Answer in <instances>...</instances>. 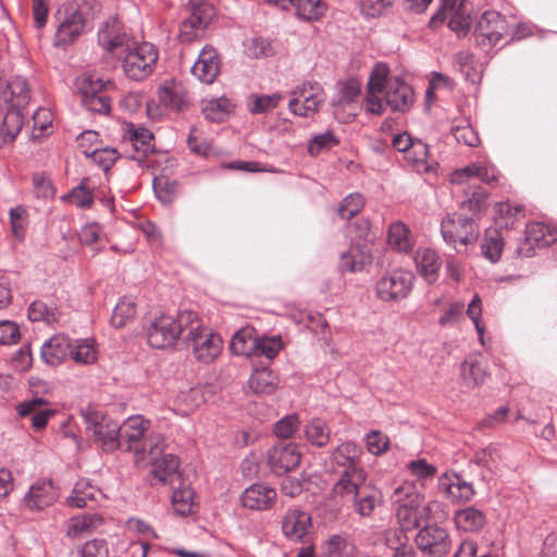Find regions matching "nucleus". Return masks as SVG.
Here are the masks:
<instances>
[{
	"label": "nucleus",
	"instance_id": "nucleus-1",
	"mask_svg": "<svg viewBox=\"0 0 557 557\" xmlns=\"http://www.w3.org/2000/svg\"><path fill=\"white\" fill-rule=\"evenodd\" d=\"M150 422L141 416L127 418L119 424L117 449L133 450L135 462L140 467L151 466L154 479L162 483L171 482L174 473L173 455L165 453V438L162 434H151L143 444L141 440Z\"/></svg>",
	"mask_w": 557,
	"mask_h": 557
},
{
	"label": "nucleus",
	"instance_id": "nucleus-2",
	"mask_svg": "<svg viewBox=\"0 0 557 557\" xmlns=\"http://www.w3.org/2000/svg\"><path fill=\"white\" fill-rule=\"evenodd\" d=\"M413 102V90L399 77L389 76L386 63H376L367 83L364 106L367 113L382 115L385 107L405 112Z\"/></svg>",
	"mask_w": 557,
	"mask_h": 557
},
{
	"label": "nucleus",
	"instance_id": "nucleus-3",
	"mask_svg": "<svg viewBox=\"0 0 557 557\" xmlns=\"http://www.w3.org/2000/svg\"><path fill=\"white\" fill-rule=\"evenodd\" d=\"M124 74L132 81L149 77L158 61V50L152 44L135 41L120 58Z\"/></svg>",
	"mask_w": 557,
	"mask_h": 557
},
{
	"label": "nucleus",
	"instance_id": "nucleus-4",
	"mask_svg": "<svg viewBox=\"0 0 557 557\" xmlns=\"http://www.w3.org/2000/svg\"><path fill=\"white\" fill-rule=\"evenodd\" d=\"M441 233L446 244L460 251L458 246L467 247L476 242L479 226L472 218L461 213H448L442 220Z\"/></svg>",
	"mask_w": 557,
	"mask_h": 557
},
{
	"label": "nucleus",
	"instance_id": "nucleus-5",
	"mask_svg": "<svg viewBox=\"0 0 557 557\" xmlns=\"http://www.w3.org/2000/svg\"><path fill=\"white\" fill-rule=\"evenodd\" d=\"M393 499L398 504L396 518L403 530H411L423 521L420 505L423 496L418 493L410 483L399 485L393 494Z\"/></svg>",
	"mask_w": 557,
	"mask_h": 557
},
{
	"label": "nucleus",
	"instance_id": "nucleus-6",
	"mask_svg": "<svg viewBox=\"0 0 557 557\" xmlns=\"http://www.w3.org/2000/svg\"><path fill=\"white\" fill-rule=\"evenodd\" d=\"M76 88L82 98V104L90 112L98 114H109L111 111V98H90V92L96 89H115L113 81L104 79L100 74L95 72L83 73L76 78Z\"/></svg>",
	"mask_w": 557,
	"mask_h": 557
},
{
	"label": "nucleus",
	"instance_id": "nucleus-7",
	"mask_svg": "<svg viewBox=\"0 0 557 557\" xmlns=\"http://www.w3.org/2000/svg\"><path fill=\"white\" fill-rule=\"evenodd\" d=\"M411 271L396 269L382 275L375 284V294L384 302H398L408 297L413 287Z\"/></svg>",
	"mask_w": 557,
	"mask_h": 557
},
{
	"label": "nucleus",
	"instance_id": "nucleus-8",
	"mask_svg": "<svg viewBox=\"0 0 557 557\" xmlns=\"http://www.w3.org/2000/svg\"><path fill=\"white\" fill-rule=\"evenodd\" d=\"M324 101L323 87L315 82H305L293 90L288 108L295 115L310 117L318 112Z\"/></svg>",
	"mask_w": 557,
	"mask_h": 557
},
{
	"label": "nucleus",
	"instance_id": "nucleus-9",
	"mask_svg": "<svg viewBox=\"0 0 557 557\" xmlns=\"http://www.w3.org/2000/svg\"><path fill=\"white\" fill-rule=\"evenodd\" d=\"M82 417L86 423L87 430L91 431L96 441H98L104 450H115L119 448L116 434L119 423L103 412L87 407L82 410Z\"/></svg>",
	"mask_w": 557,
	"mask_h": 557
},
{
	"label": "nucleus",
	"instance_id": "nucleus-10",
	"mask_svg": "<svg viewBox=\"0 0 557 557\" xmlns=\"http://www.w3.org/2000/svg\"><path fill=\"white\" fill-rule=\"evenodd\" d=\"M187 11L189 15L181 24L180 38L193 41L215 17V9L208 0H189Z\"/></svg>",
	"mask_w": 557,
	"mask_h": 557
},
{
	"label": "nucleus",
	"instance_id": "nucleus-11",
	"mask_svg": "<svg viewBox=\"0 0 557 557\" xmlns=\"http://www.w3.org/2000/svg\"><path fill=\"white\" fill-rule=\"evenodd\" d=\"M120 134L123 145L126 146L125 152L132 159L140 162L153 151V135L149 129L123 122L120 126Z\"/></svg>",
	"mask_w": 557,
	"mask_h": 557
},
{
	"label": "nucleus",
	"instance_id": "nucleus-12",
	"mask_svg": "<svg viewBox=\"0 0 557 557\" xmlns=\"http://www.w3.org/2000/svg\"><path fill=\"white\" fill-rule=\"evenodd\" d=\"M508 33L506 18L496 11H485L478 21L474 36L476 44L483 49L497 45Z\"/></svg>",
	"mask_w": 557,
	"mask_h": 557
},
{
	"label": "nucleus",
	"instance_id": "nucleus-13",
	"mask_svg": "<svg viewBox=\"0 0 557 557\" xmlns=\"http://www.w3.org/2000/svg\"><path fill=\"white\" fill-rule=\"evenodd\" d=\"M281 530L287 541L306 544L312 532L311 515L300 508H288L281 518Z\"/></svg>",
	"mask_w": 557,
	"mask_h": 557
},
{
	"label": "nucleus",
	"instance_id": "nucleus-14",
	"mask_svg": "<svg viewBox=\"0 0 557 557\" xmlns=\"http://www.w3.org/2000/svg\"><path fill=\"white\" fill-rule=\"evenodd\" d=\"M301 461L299 446L295 443H278L267 453V463L275 475L294 471Z\"/></svg>",
	"mask_w": 557,
	"mask_h": 557
},
{
	"label": "nucleus",
	"instance_id": "nucleus-15",
	"mask_svg": "<svg viewBox=\"0 0 557 557\" xmlns=\"http://www.w3.org/2000/svg\"><path fill=\"white\" fill-rule=\"evenodd\" d=\"M557 240V230L542 222H531L525 227L524 243L517 248L521 257H531L535 248L550 246Z\"/></svg>",
	"mask_w": 557,
	"mask_h": 557
},
{
	"label": "nucleus",
	"instance_id": "nucleus-16",
	"mask_svg": "<svg viewBox=\"0 0 557 557\" xmlns=\"http://www.w3.org/2000/svg\"><path fill=\"white\" fill-rule=\"evenodd\" d=\"M99 45L107 51L121 58L126 48H129L135 40L125 32L124 26L117 20L106 22L104 27L98 33Z\"/></svg>",
	"mask_w": 557,
	"mask_h": 557
},
{
	"label": "nucleus",
	"instance_id": "nucleus-17",
	"mask_svg": "<svg viewBox=\"0 0 557 557\" xmlns=\"http://www.w3.org/2000/svg\"><path fill=\"white\" fill-rule=\"evenodd\" d=\"M191 346L194 358L201 363L213 362L222 351L223 342L220 335L203 329L185 342Z\"/></svg>",
	"mask_w": 557,
	"mask_h": 557
},
{
	"label": "nucleus",
	"instance_id": "nucleus-18",
	"mask_svg": "<svg viewBox=\"0 0 557 557\" xmlns=\"http://www.w3.org/2000/svg\"><path fill=\"white\" fill-rule=\"evenodd\" d=\"M417 547L425 554L444 556L450 549V540L447 531L437 525L422 528L416 536Z\"/></svg>",
	"mask_w": 557,
	"mask_h": 557
},
{
	"label": "nucleus",
	"instance_id": "nucleus-19",
	"mask_svg": "<svg viewBox=\"0 0 557 557\" xmlns=\"http://www.w3.org/2000/svg\"><path fill=\"white\" fill-rule=\"evenodd\" d=\"M448 20V27L459 36L470 29V15L466 10L465 0H443L442 9L433 17L436 21Z\"/></svg>",
	"mask_w": 557,
	"mask_h": 557
},
{
	"label": "nucleus",
	"instance_id": "nucleus-20",
	"mask_svg": "<svg viewBox=\"0 0 557 557\" xmlns=\"http://www.w3.org/2000/svg\"><path fill=\"white\" fill-rule=\"evenodd\" d=\"M478 178L482 183L492 185L499 178L498 170L490 162H472L450 173L449 181L454 185L469 184Z\"/></svg>",
	"mask_w": 557,
	"mask_h": 557
},
{
	"label": "nucleus",
	"instance_id": "nucleus-21",
	"mask_svg": "<svg viewBox=\"0 0 557 557\" xmlns=\"http://www.w3.org/2000/svg\"><path fill=\"white\" fill-rule=\"evenodd\" d=\"M371 262V245L360 235L349 249L341 255L339 269L342 272L356 273L362 271Z\"/></svg>",
	"mask_w": 557,
	"mask_h": 557
},
{
	"label": "nucleus",
	"instance_id": "nucleus-22",
	"mask_svg": "<svg viewBox=\"0 0 557 557\" xmlns=\"http://www.w3.org/2000/svg\"><path fill=\"white\" fill-rule=\"evenodd\" d=\"M438 491L451 503H468L475 494L471 483L453 472H445L438 478Z\"/></svg>",
	"mask_w": 557,
	"mask_h": 557
},
{
	"label": "nucleus",
	"instance_id": "nucleus-23",
	"mask_svg": "<svg viewBox=\"0 0 557 557\" xmlns=\"http://www.w3.org/2000/svg\"><path fill=\"white\" fill-rule=\"evenodd\" d=\"M221 71V60L212 46H206L200 51L191 67L193 75L205 84H212Z\"/></svg>",
	"mask_w": 557,
	"mask_h": 557
},
{
	"label": "nucleus",
	"instance_id": "nucleus-24",
	"mask_svg": "<svg viewBox=\"0 0 557 557\" xmlns=\"http://www.w3.org/2000/svg\"><path fill=\"white\" fill-rule=\"evenodd\" d=\"M17 414L21 418H30L32 426L35 430L44 429L48 421L55 414V410L48 407V401L41 397H34L16 406Z\"/></svg>",
	"mask_w": 557,
	"mask_h": 557
},
{
	"label": "nucleus",
	"instance_id": "nucleus-25",
	"mask_svg": "<svg viewBox=\"0 0 557 557\" xmlns=\"http://www.w3.org/2000/svg\"><path fill=\"white\" fill-rule=\"evenodd\" d=\"M0 99L10 108L21 110L30 100V88L26 78L11 77L0 90Z\"/></svg>",
	"mask_w": 557,
	"mask_h": 557
},
{
	"label": "nucleus",
	"instance_id": "nucleus-26",
	"mask_svg": "<svg viewBox=\"0 0 557 557\" xmlns=\"http://www.w3.org/2000/svg\"><path fill=\"white\" fill-rule=\"evenodd\" d=\"M86 24L87 20L82 11L74 10L67 13L57 29L55 45L73 44L85 32Z\"/></svg>",
	"mask_w": 557,
	"mask_h": 557
},
{
	"label": "nucleus",
	"instance_id": "nucleus-27",
	"mask_svg": "<svg viewBox=\"0 0 557 557\" xmlns=\"http://www.w3.org/2000/svg\"><path fill=\"white\" fill-rule=\"evenodd\" d=\"M59 494L51 481L35 482L24 497L25 506L30 510H42L54 504Z\"/></svg>",
	"mask_w": 557,
	"mask_h": 557
},
{
	"label": "nucleus",
	"instance_id": "nucleus-28",
	"mask_svg": "<svg viewBox=\"0 0 557 557\" xmlns=\"http://www.w3.org/2000/svg\"><path fill=\"white\" fill-rule=\"evenodd\" d=\"M276 491L265 484H252L247 487L242 496L240 502L245 508L251 510H268L276 500Z\"/></svg>",
	"mask_w": 557,
	"mask_h": 557
},
{
	"label": "nucleus",
	"instance_id": "nucleus-29",
	"mask_svg": "<svg viewBox=\"0 0 557 557\" xmlns=\"http://www.w3.org/2000/svg\"><path fill=\"white\" fill-rule=\"evenodd\" d=\"M147 341L151 347L157 349L172 347L174 343V318L171 315L158 317L148 329Z\"/></svg>",
	"mask_w": 557,
	"mask_h": 557
},
{
	"label": "nucleus",
	"instance_id": "nucleus-30",
	"mask_svg": "<svg viewBox=\"0 0 557 557\" xmlns=\"http://www.w3.org/2000/svg\"><path fill=\"white\" fill-rule=\"evenodd\" d=\"M364 481L366 473L361 468H350L349 470H344L341 479L333 487V493L336 496L347 497L348 499L352 500L363 488Z\"/></svg>",
	"mask_w": 557,
	"mask_h": 557
},
{
	"label": "nucleus",
	"instance_id": "nucleus-31",
	"mask_svg": "<svg viewBox=\"0 0 557 557\" xmlns=\"http://www.w3.org/2000/svg\"><path fill=\"white\" fill-rule=\"evenodd\" d=\"M414 263L420 275L432 284L438 277L442 261L437 252L430 247H420L414 255Z\"/></svg>",
	"mask_w": 557,
	"mask_h": 557
},
{
	"label": "nucleus",
	"instance_id": "nucleus-32",
	"mask_svg": "<svg viewBox=\"0 0 557 557\" xmlns=\"http://www.w3.org/2000/svg\"><path fill=\"white\" fill-rule=\"evenodd\" d=\"M72 341L65 335H55L41 347V357L47 364L58 366L63 362L71 352Z\"/></svg>",
	"mask_w": 557,
	"mask_h": 557
},
{
	"label": "nucleus",
	"instance_id": "nucleus-33",
	"mask_svg": "<svg viewBox=\"0 0 557 557\" xmlns=\"http://www.w3.org/2000/svg\"><path fill=\"white\" fill-rule=\"evenodd\" d=\"M174 109V79L165 81L158 89L156 100L147 103V112L153 119L169 114Z\"/></svg>",
	"mask_w": 557,
	"mask_h": 557
},
{
	"label": "nucleus",
	"instance_id": "nucleus-34",
	"mask_svg": "<svg viewBox=\"0 0 557 557\" xmlns=\"http://www.w3.org/2000/svg\"><path fill=\"white\" fill-rule=\"evenodd\" d=\"M174 165L166 164L153 178V191L161 203L168 206L174 201Z\"/></svg>",
	"mask_w": 557,
	"mask_h": 557
},
{
	"label": "nucleus",
	"instance_id": "nucleus-35",
	"mask_svg": "<svg viewBox=\"0 0 557 557\" xmlns=\"http://www.w3.org/2000/svg\"><path fill=\"white\" fill-rule=\"evenodd\" d=\"M454 522L458 530L478 532L485 525L486 517L482 510L469 506L455 512Z\"/></svg>",
	"mask_w": 557,
	"mask_h": 557
},
{
	"label": "nucleus",
	"instance_id": "nucleus-36",
	"mask_svg": "<svg viewBox=\"0 0 557 557\" xmlns=\"http://www.w3.org/2000/svg\"><path fill=\"white\" fill-rule=\"evenodd\" d=\"M487 375L488 373L486 371L485 364H483L476 358L469 357L465 359L460 364V376L463 384L469 388L482 385L485 382Z\"/></svg>",
	"mask_w": 557,
	"mask_h": 557
},
{
	"label": "nucleus",
	"instance_id": "nucleus-37",
	"mask_svg": "<svg viewBox=\"0 0 557 557\" xmlns=\"http://www.w3.org/2000/svg\"><path fill=\"white\" fill-rule=\"evenodd\" d=\"M249 388L256 394H272L278 385L277 375L268 367L256 369L248 381Z\"/></svg>",
	"mask_w": 557,
	"mask_h": 557
},
{
	"label": "nucleus",
	"instance_id": "nucleus-38",
	"mask_svg": "<svg viewBox=\"0 0 557 557\" xmlns=\"http://www.w3.org/2000/svg\"><path fill=\"white\" fill-rule=\"evenodd\" d=\"M257 339L253 327H243L233 335L230 348L237 356L252 357L256 354Z\"/></svg>",
	"mask_w": 557,
	"mask_h": 557
},
{
	"label": "nucleus",
	"instance_id": "nucleus-39",
	"mask_svg": "<svg viewBox=\"0 0 557 557\" xmlns=\"http://www.w3.org/2000/svg\"><path fill=\"white\" fill-rule=\"evenodd\" d=\"M99 496H101L99 488L86 480H79L75 484L72 494L66 498V504L70 507L84 508L89 506V503L97 502Z\"/></svg>",
	"mask_w": 557,
	"mask_h": 557
},
{
	"label": "nucleus",
	"instance_id": "nucleus-40",
	"mask_svg": "<svg viewBox=\"0 0 557 557\" xmlns=\"http://www.w3.org/2000/svg\"><path fill=\"white\" fill-rule=\"evenodd\" d=\"M203 329L197 312L193 310H182L176 315V341L186 342Z\"/></svg>",
	"mask_w": 557,
	"mask_h": 557
},
{
	"label": "nucleus",
	"instance_id": "nucleus-41",
	"mask_svg": "<svg viewBox=\"0 0 557 557\" xmlns=\"http://www.w3.org/2000/svg\"><path fill=\"white\" fill-rule=\"evenodd\" d=\"M361 448L354 442H344L332 453V461L344 470L360 468L358 466Z\"/></svg>",
	"mask_w": 557,
	"mask_h": 557
},
{
	"label": "nucleus",
	"instance_id": "nucleus-42",
	"mask_svg": "<svg viewBox=\"0 0 557 557\" xmlns=\"http://www.w3.org/2000/svg\"><path fill=\"white\" fill-rule=\"evenodd\" d=\"M360 96L361 85L357 79H348L343 83L339 87L338 99L334 102L335 114H338V110L345 107H349L351 111H355ZM356 112L349 113L351 116H356Z\"/></svg>",
	"mask_w": 557,
	"mask_h": 557
},
{
	"label": "nucleus",
	"instance_id": "nucleus-43",
	"mask_svg": "<svg viewBox=\"0 0 557 557\" xmlns=\"http://www.w3.org/2000/svg\"><path fill=\"white\" fill-rule=\"evenodd\" d=\"M233 108L234 106L228 98L219 97L203 100L201 111L207 120L221 123L226 120Z\"/></svg>",
	"mask_w": 557,
	"mask_h": 557
},
{
	"label": "nucleus",
	"instance_id": "nucleus-44",
	"mask_svg": "<svg viewBox=\"0 0 557 557\" xmlns=\"http://www.w3.org/2000/svg\"><path fill=\"white\" fill-rule=\"evenodd\" d=\"M524 218V208L511 202H499L495 206V224L500 228L513 226Z\"/></svg>",
	"mask_w": 557,
	"mask_h": 557
},
{
	"label": "nucleus",
	"instance_id": "nucleus-45",
	"mask_svg": "<svg viewBox=\"0 0 557 557\" xmlns=\"http://www.w3.org/2000/svg\"><path fill=\"white\" fill-rule=\"evenodd\" d=\"M210 386L196 385L190 387L187 392H181L178 396L180 400V413L187 416L189 412L197 409L207 399V393Z\"/></svg>",
	"mask_w": 557,
	"mask_h": 557
},
{
	"label": "nucleus",
	"instance_id": "nucleus-46",
	"mask_svg": "<svg viewBox=\"0 0 557 557\" xmlns=\"http://www.w3.org/2000/svg\"><path fill=\"white\" fill-rule=\"evenodd\" d=\"M176 515L189 516L198 510L196 494L194 488L185 480H181L180 486L176 487Z\"/></svg>",
	"mask_w": 557,
	"mask_h": 557
},
{
	"label": "nucleus",
	"instance_id": "nucleus-47",
	"mask_svg": "<svg viewBox=\"0 0 557 557\" xmlns=\"http://www.w3.org/2000/svg\"><path fill=\"white\" fill-rule=\"evenodd\" d=\"M101 523L102 518L97 513L77 516L69 521L66 534L70 537H81L89 534Z\"/></svg>",
	"mask_w": 557,
	"mask_h": 557
},
{
	"label": "nucleus",
	"instance_id": "nucleus-48",
	"mask_svg": "<svg viewBox=\"0 0 557 557\" xmlns=\"http://www.w3.org/2000/svg\"><path fill=\"white\" fill-rule=\"evenodd\" d=\"M305 438L315 447H325L331 440V430L321 419H312L305 425Z\"/></svg>",
	"mask_w": 557,
	"mask_h": 557
},
{
	"label": "nucleus",
	"instance_id": "nucleus-49",
	"mask_svg": "<svg viewBox=\"0 0 557 557\" xmlns=\"http://www.w3.org/2000/svg\"><path fill=\"white\" fill-rule=\"evenodd\" d=\"M292 7H295L300 20L308 22L319 21L327 11V5L322 0H294Z\"/></svg>",
	"mask_w": 557,
	"mask_h": 557
},
{
	"label": "nucleus",
	"instance_id": "nucleus-50",
	"mask_svg": "<svg viewBox=\"0 0 557 557\" xmlns=\"http://www.w3.org/2000/svg\"><path fill=\"white\" fill-rule=\"evenodd\" d=\"M388 245L400 251L408 252L413 246L409 228L401 222L391 224L387 235Z\"/></svg>",
	"mask_w": 557,
	"mask_h": 557
},
{
	"label": "nucleus",
	"instance_id": "nucleus-51",
	"mask_svg": "<svg viewBox=\"0 0 557 557\" xmlns=\"http://www.w3.org/2000/svg\"><path fill=\"white\" fill-rule=\"evenodd\" d=\"M98 350L94 339H76L72 342L70 357L79 364H90L97 360Z\"/></svg>",
	"mask_w": 557,
	"mask_h": 557
},
{
	"label": "nucleus",
	"instance_id": "nucleus-52",
	"mask_svg": "<svg viewBox=\"0 0 557 557\" xmlns=\"http://www.w3.org/2000/svg\"><path fill=\"white\" fill-rule=\"evenodd\" d=\"M23 126V114L21 110L10 109L5 113L1 127L0 135L3 143H11L15 139Z\"/></svg>",
	"mask_w": 557,
	"mask_h": 557
},
{
	"label": "nucleus",
	"instance_id": "nucleus-53",
	"mask_svg": "<svg viewBox=\"0 0 557 557\" xmlns=\"http://www.w3.org/2000/svg\"><path fill=\"white\" fill-rule=\"evenodd\" d=\"M504 239L496 228H488L485 232L484 240L481 246L483 256L491 262H496L502 256Z\"/></svg>",
	"mask_w": 557,
	"mask_h": 557
},
{
	"label": "nucleus",
	"instance_id": "nucleus-54",
	"mask_svg": "<svg viewBox=\"0 0 557 557\" xmlns=\"http://www.w3.org/2000/svg\"><path fill=\"white\" fill-rule=\"evenodd\" d=\"M86 178L81 184L74 187L70 193L63 195L61 200L70 202L78 208H90L94 203L92 191L86 185Z\"/></svg>",
	"mask_w": 557,
	"mask_h": 557
},
{
	"label": "nucleus",
	"instance_id": "nucleus-55",
	"mask_svg": "<svg viewBox=\"0 0 557 557\" xmlns=\"http://www.w3.org/2000/svg\"><path fill=\"white\" fill-rule=\"evenodd\" d=\"M355 511L361 517H370L375 507L381 503L380 494L376 491L366 492L363 488L352 499Z\"/></svg>",
	"mask_w": 557,
	"mask_h": 557
},
{
	"label": "nucleus",
	"instance_id": "nucleus-56",
	"mask_svg": "<svg viewBox=\"0 0 557 557\" xmlns=\"http://www.w3.org/2000/svg\"><path fill=\"white\" fill-rule=\"evenodd\" d=\"M257 343L255 356H264L269 360L274 359L284 347L280 335L258 337Z\"/></svg>",
	"mask_w": 557,
	"mask_h": 557
},
{
	"label": "nucleus",
	"instance_id": "nucleus-57",
	"mask_svg": "<svg viewBox=\"0 0 557 557\" xmlns=\"http://www.w3.org/2000/svg\"><path fill=\"white\" fill-rule=\"evenodd\" d=\"M499 457V447L497 445H488L474 454L473 462L493 472L497 468Z\"/></svg>",
	"mask_w": 557,
	"mask_h": 557
},
{
	"label": "nucleus",
	"instance_id": "nucleus-58",
	"mask_svg": "<svg viewBox=\"0 0 557 557\" xmlns=\"http://www.w3.org/2000/svg\"><path fill=\"white\" fill-rule=\"evenodd\" d=\"M28 318L32 321L53 323L58 321V312L54 307L48 306L45 301L36 300L28 308Z\"/></svg>",
	"mask_w": 557,
	"mask_h": 557
},
{
	"label": "nucleus",
	"instance_id": "nucleus-59",
	"mask_svg": "<svg viewBox=\"0 0 557 557\" xmlns=\"http://www.w3.org/2000/svg\"><path fill=\"white\" fill-rule=\"evenodd\" d=\"M364 444L367 450L374 455L380 456L387 451L389 447V438L381 431L372 430L364 436Z\"/></svg>",
	"mask_w": 557,
	"mask_h": 557
},
{
	"label": "nucleus",
	"instance_id": "nucleus-60",
	"mask_svg": "<svg viewBox=\"0 0 557 557\" xmlns=\"http://www.w3.org/2000/svg\"><path fill=\"white\" fill-rule=\"evenodd\" d=\"M135 302L132 299L124 298L115 306L111 318L114 327H123L128 320L135 315Z\"/></svg>",
	"mask_w": 557,
	"mask_h": 557
},
{
	"label": "nucleus",
	"instance_id": "nucleus-61",
	"mask_svg": "<svg viewBox=\"0 0 557 557\" xmlns=\"http://www.w3.org/2000/svg\"><path fill=\"white\" fill-rule=\"evenodd\" d=\"M282 99L283 95L280 92H275L273 95L255 96L249 102V111L252 114H260L271 111L278 106Z\"/></svg>",
	"mask_w": 557,
	"mask_h": 557
},
{
	"label": "nucleus",
	"instance_id": "nucleus-62",
	"mask_svg": "<svg viewBox=\"0 0 557 557\" xmlns=\"http://www.w3.org/2000/svg\"><path fill=\"white\" fill-rule=\"evenodd\" d=\"M455 65L465 75L467 81L476 83L479 74L474 67V55L469 51H459L455 54Z\"/></svg>",
	"mask_w": 557,
	"mask_h": 557
},
{
	"label": "nucleus",
	"instance_id": "nucleus-63",
	"mask_svg": "<svg viewBox=\"0 0 557 557\" xmlns=\"http://www.w3.org/2000/svg\"><path fill=\"white\" fill-rule=\"evenodd\" d=\"M363 206V196L359 193H354L343 199L338 213L343 219H351L361 211Z\"/></svg>",
	"mask_w": 557,
	"mask_h": 557
},
{
	"label": "nucleus",
	"instance_id": "nucleus-64",
	"mask_svg": "<svg viewBox=\"0 0 557 557\" xmlns=\"http://www.w3.org/2000/svg\"><path fill=\"white\" fill-rule=\"evenodd\" d=\"M451 134L459 144H465L469 147H478L480 145V137L476 131L468 123L454 126Z\"/></svg>",
	"mask_w": 557,
	"mask_h": 557
}]
</instances>
